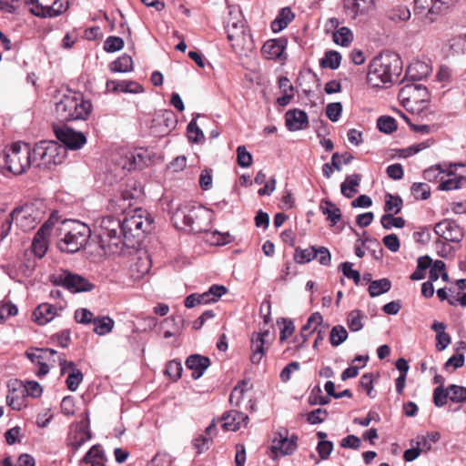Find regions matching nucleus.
<instances>
[{"label": "nucleus", "instance_id": "6", "mask_svg": "<svg viewBox=\"0 0 466 466\" xmlns=\"http://www.w3.org/2000/svg\"><path fill=\"white\" fill-rule=\"evenodd\" d=\"M3 163L4 167L14 175L25 173L33 165L29 145L21 142L13 143L5 150Z\"/></svg>", "mask_w": 466, "mask_h": 466}, {"label": "nucleus", "instance_id": "60", "mask_svg": "<svg viewBox=\"0 0 466 466\" xmlns=\"http://www.w3.org/2000/svg\"><path fill=\"white\" fill-rule=\"evenodd\" d=\"M182 321H183V319L181 317H177V318L171 317V318H167L166 319H164V321H163L164 325H167L168 327H170V326L174 327L173 330L167 329L164 332V335H163L164 338L168 339V338L175 336L177 333H178L179 329H180L179 324Z\"/></svg>", "mask_w": 466, "mask_h": 466}, {"label": "nucleus", "instance_id": "54", "mask_svg": "<svg viewBox=\"0 0 466 466\" xmlns=\"http://www.w3.org/2000/svg\"><path fill=\"white\" fill-rule=\"evenodd\" d=\"M188 140L194 143H199L204 140V134L198 127L196 118H193L187 127Z\"/></svg>", "mask_w": 466, "mask_h": 466}, {"label": "nucleus", "instance_id": "48", "mask_svg": "<svg viewBox=\"0 0 466 466\" xmlns=\"http://www.w3.org/2000/svg\"><path fill=\"white\" fill-rule=\"evenodd\" d=\"M333 40L338 45L348 46L353 41V34L350 28L342 26L333 33Z\"/></svg>", "mask_w": 466, "mask_h": 466}, {"label": "nucleus", "instance_id": "23", "mask_svg": "<svg viewBox=\"0 0 466 466\" xmlns=\"http://www.w3.org/2000/svg\"><path fill=\"white\" fill-rule=\"evenodd\" d=\"M50 233V226L44 224L36 232L33 242L32 251L39 258H43L47 250V237Z\"/></svg>", "mask_w": 466, "mask_h": 466}, {"label": "nucleus", "instance_id": "37", "mask_svg": "<svg viewBox=\"0 0 466 466\" xmlns=\"http://www.w3.org/2000/svg\"><path fill=\"white\" fill-rule=\"evenodd\" d=\"M122 233V221L108 216L102 218L99 235Z\"/></svg>", "mask_w": 466, "mask_h": 466}, {"label": "nucleus", "instance_id": "10", "mask_svg": "<svg viewBox=\"0 0 466 466\" xmlns=\"http://www.w3.org/2000/svg\"><path fill=\"white\" fill-rule=\"evenodd\" d=\"M458 0H414V12L432 23L436 16L453 6Z\"/></svg>", "mask_w": 466, "mask_h": 466}, {"label": "nucleus", "instance_id": "3", "mask_svg": "<svg viewBox=\"0 0 466 466\" xmlns=\"http://www.w3.org/2000/svg\"><path fill=\"white\" fill-rule=\"evenodd\" d=\"M228 39L235 53L246 55L253 49L251 35L239 10H230L227 22Z\"/></svg>", "mask_w": 466, "mask_h": 466}, {"label": "nucleus", "instance_id": "4", "mask_svg": "<svg viewBox=\"0 0 466 466\" xmlns=\"http://www.w3.org/2000/svg\"><path fill=\"white\" fill-rule=\"evenodd\" d=\"M92 105L78 93L69 92L56 104V115L59 121L84 120L91 113Z\"/></svg>", "mask_w": 466, "mask_h": 466}, {"label": "nucleus", "instance_id": "17", "mask_svg": "<svg viewBox=\"0 0 466 466\" xmlns=\"http://www.w3.org/2000/svg\"><path fill=\"white\" fill-rule=\"evenodd\" d=\"M122 237H124V233L99 235L100 247L104 253L108 255L121 254L126 246Z\"/></svg>", "mask_w": 466, "mask_h": 466}, {"label": "nucleus", "instance_id": "40", "mask_svg": "<svg viewBox=\"0 0 466 466\" xmlns=\"http://www.w3.org/2000/svg\"><path fill=\"white\" fill-rule=\"evenodd\" d=\"M94 331L99 336H105L110 333L114 328L115 322L110 317H101L94 319Z\"/></svg>", "mask_w": 466, "mask_h": 466}, {"label": "nucleus", "instance_id": "50", "mask_svg": "<svg viewBox=\"0 0 466 466\" xmlns=\"http://www.w3.org/2000/svg\"><path fill=\"white\" fill-rule=\"evenodd\" d=\"M317 258L316 248L309 247L308 248L295 250L294 259L297 263L304 264Z\"/></svg>", "mask_w": 466, "mask_h": 466}, {"label": "nucleus", "instance_id": "49", "mask_svg": "<svg viewBox=\"0 0 466 466\" xmlns=\"http://www.w3.org/2000/svg\"><path fill=\"white\" fill-rule=\"evenodd\" d=\"M348 339V331L341 325L334 326L329 334V342L333 347H338Z\"/></svg>", "mask_w": 466, "mask_h": 466}, {"label": "nucleus", "instance_id": "46", "mask_svg": "<svg viewBox=\"0 0 466 466\" xmlns=\"http://www.w3.org/2000/svg\"><path fill=\"white\" fill-rule=\"evenodd\" d=\"M341 62V56L337 51H328L320 60V66L323 68L337 69Z\"/></svg>", "mask_w": 466, "mask_h": 466}, {"label": "nucleus", "instance_id": "27", "mask_svg": "<svg viewBox=\"0 0 466 466\" xmlns=\"http://www.w3.org/2000/svg\"><path fill=\"white\" fill-rule=\"evenodd\" d=\"M431 73L429 66L421 61L411 63L406 70V78L409 81L416 83L426 78Z\"/></svg>", "mask_w": 466, "mask_h": 466}, {"label": "nucleus", "instance_id": "20", "mask_svg": "<svg viewBox=\"0 0 466 466\" xmlns=\"http://www.w3.org/2000/svg\"><path fill=\"white\" fill-rule=\"evenodd\" d=\"M268 330L265 332H254L250 339V361L258 364L267 351L265 337L268 336Z\"/></svg>", "mask_w": 466, "mask_h": 466}, {"label": "nucleus", "instance_id": "51", "mask_svg": "<svg viewBox=\"0 0 466 466\" xmlns=\"http://www.w3.org/2000/svg\"><path fill=\"white\" fill-rule=\"evenodd\" d=\"M449 399L452 402L461 403L466 401V388L459 385H450L448 388Z\"/></svg>", "mask_w": 466, "mask_h": 466}, {"label": "nucleus", "instance_id": "35", "mask_svg": "<svg viewBox=\"0 0 466 466\" xmlns=\"http://www.w3.org/2000/svg\"><path fill=\"white\" fill-rule=\"evenodd\" d=\"M137 231H144L142 218L135 215L125 218L122 221V233H124V238H127L128 234L135 236L134 232Z\"/></svg>", "mask_w": 466, "mask_h": 466}, {"label": "nucleus", "instance_id": "1", "mask_svg": "<svg viewBox=\"0 0 466 466\" xmlns=\"http://www.w3.org/2000/svg\"><path fill=\"white\" fill-rule=\"evenodd\" d=\"M402 71V61L399 55L386 52L379 55L370 64L368 83L374 87H383L398 80Z\"/></svg>", "mask_w": 466, "mask_h": 466}, {"label": "nucleus", "instance_id": "44", "mask_svg": "<svg viewBox=\"0 0 466 466\" xmlns=\"http://www.w3.org/2000/svg\"><path fill=\"white\" fill-rule=\"evenodd\" d=\"M402 199L399 196H393L390 193L385 195L384 210L386 213L398 214L402 208Z\"/></svg>", "mask_w": 466, "mask_h": 466}, {"label": "nucleus", "instance_id": "12", "mask_svg": "<svg viewBox=\"0 0 466 466\" xmlns=\"http://www.w3.org/2000/svg\"><path fill=\"white\" fill-rule=\"evenodd\" d=\"M434 232L446 241L460 242L463 238L462 228L457 224L456 221L446 218L434 227Z\"/></svg>", "mask_w": 466, "mask_h": 466}, {"label": "nucleus", "instance_id": "42", "mask_svg": "<svg viewBox=\"0 0 466 466\" xmlns=\"http://www.w3.org/2000/svg\"><path fill=\"white\" fill-rule=\"evenodd\" d=\"M387 16L394 23L405 22L410 18V11L406 6H396L388 11Z\"/></svg>", "mask_w": 466, "mask_h": 466}, {"label": "nucleus", "instance_id": "11", "mask_svg": "<svg viewBox=\"0 0 466 466\" xmlns=\"http://www.w3.org/2000/svg\"><path fill=\"white\" fill-rule=\"evenodd\" d=\"M56 138L69 149H79L86 143V137L82 132L75 131L67 127H55Z\"/></svg>", "mask_w": 466, "mask_h": 466}, {"label": "nucleus", "instance_id": "9", "mask_svg": "<svg viewBox=\"0 0 466 466\" xmlns=\"http://www.w3.org/2000/svg\"><path fill=\"white\" fill-rule=\"evenodd\" d=\"M29 11L41 18L56 17L68 7L66 0H25Z\"/></svg>", "mask_w": 466, "mask_h": 466}, {"label": "nucleus", "instance_id": "63", "mask_svg": "<svg viewBox=\"0 0 466 466\" xmlns=\"http://www.w3.org/2000/svg\"><path fill=\"white\" fill-rule=\"evenodd\" d=\"M449 399L448 389L443 386H438L433 391V402L437 407H442Z\"/></svg>", "mask_w": 466, "mask_h": 466}, {"label": "nucleus", "instance_id": "57", "mask_svg": "<svg viewBox=\"0 0 466 466\" xmlns=\"http://www.w3.org/2000/svg\"><path fill=\"white\" fill-rule=\"evenodd\" d=\"M237 161L241 167H248L252 164V155L245 146H238L237 148Z\"/></svg>", "mask_w": 466, "mask_h": 466}, {"label": "nucleus", "instance_id": "31", "mask_svg": "<svg viewBox=\"0 0 466 466\" xmlns=\"http://www.w3.org/2000/svg\"><path fill=\"white\" fill-rule=\"evenodd\" d=\"M319 210L326 216V219L329 221L330 226H335L341 219L340 209L329 199L324 198L320 201Z\"/></svg>", "mask_w": 466, "mask_h": 466}, {"label": "nucleus", "instance_id": "13", "mask_svg": "<svg viewBox=\"0 0 466 466\" xmlns=\"http://www.w3.org/2000/svg\"><path fill=\"white\" fill-rule=\"evenodd\" d=\"M142 195L141 189L135 187V184L128 185L127 188L123 189L119 196H116L113 203L117 208H115L116 212L125 213L128 208L137 203Z\"/></svg>", "mask_w": 466, "mask_h": 466}, {"label": "nucleus", "instance_id": "39", "mask_svg": "<svg viewBox=\"0 0 466 466\" xmlns=\"http://www.w3.org/2000/svg\"><path fill=\"white\" fill-rule=\"evenodd\" d=\"M110 70L116 73H127L133 69V59L128 55H123L110 64Z\"/></svg>", "mask_w": 466, "mask_h": 466}, {"label": "nucleus", "instance_id": "38", "mask_svg": "<svg viewBox=\"0 0 466 466\" xmlns=\"http://www.w3.org/2000/svg\"><path fill=\"white\" fill-rule=\"evenodd\" d=\"M251 389L249 381L248 380H242L233 389L230 396L229 402L232 406L238 407L241 400H243L245 392Z\"/></svg>", "mask_w": 466, "mask_h": 466}, {"label": "nucleus", "instance_id": "43", "mask_svg": "<svg viewBox=\"0 0 466 466\" xmlns=\"http://www.w3.org/2000/svg\"><path fill=\"white\" fill-rule=\"evenodd\" d=\"M391 283L388 279L373 280L369 287V293L371 297H377L390 289Z\"/></svg>", "mask_w": 466, "mask_h": 466}, {"label": "nucleus", "instance_id": "22", "mask_svg": "<svg viewBox=\"0 0 466 466\" xmlns=\"http://www.w3.org/2000/svg\"><path fill=\"white\" fill-rule=\"evenodd\" d=\"M286 46L287 40L285 38L270 39L264 43L261 53L267 59H279L281 58Z\"/></svg>", "mask_w": 466, "mask_h": 466}, {"label": "nucleus", "instance_id": "29", "mask_svg": "<svg viewBox=\"0 0 466 466\" xmlns=\"http://www.w3.org/2000/svg\"><path fill=\"white\" fill-rule=\"evenodd\" d=\"M56 315V308L49 303L40 304L33 312V319L39 325L51 321Z\"/></svg>", "mask_w": 466, "mask_h": 466}, {"label": "nucleus", "instance_id": "56", "mask_svg": "<svg viewBox=\"0 0 466 466\" xmlns=\"http://www.w3.org/2000/svg\"><path fill=\"white\" fill-rule=\"evenodd\" d=\"M83 378L84 376L81 370L78 369H74V370L68 374V377L66 380L68 390L71 391H76L79 384L82 382Z\"/></svg>", "mask_w": 466, "mask_h": 466}, {"label": "nucleus", "instance_id": "15", "mask_svg": "<svg viewBox=\"0 0 466 466\" xmlns=\"http://www.w3.org/2000/svg\"><path fill=\"white\" fill-rule=\"evenodd\" d=\"M427 95V89L418 83H408L399 92V98L404 106H408L410 102L423 100Z\"/></svg>", "mask_w": 466, "mask_h": 466}, {"label": "nucleus", "instance_id": "58", "mask_svg": "<svg viewBox=\"0 0 466 466\" xmlns=\"http://www.w3.org/2000/svg\"><path fill=\"white\" fill-rule=\"evenodd\" d=\"M24 387L23 392H25L26 396L38 398L42 395L43 388L37 381L28 380L24 382Z\"/></svg>", "mask_w": 466, "mask_h": 466}, {"label": "nucleus", "instance_id": "33", "mask_svg": "<svg viewBox=\"0 0 466 466\" xmlns=\"http://www.w3.org/2000/svg\"><path fill=\"white\" fill-rule=\"evenodd\" d=\"M360 181L361 176L360 174L347 176L345 181L340 185L341 194L347 198H351L358 192L357 187Z\"/></svg>", "mask_w": 466, "mask_h": 466}, {"label": "nucleus", "instance_id": "61", "mask_svg": "<svg viewBox=\"0 0 466 466\" xmlns=\"http://www.w3.org/2000/svg\"><path fill=\"white\" fill-rule=\"evenodd\" d=\"M342 112V105L339 102L329 103L326 107V115L332 122H337Z\"/></svg>", "mask_w": 466, "mask_h": 466}, {"label": "nucleus", "instance_id": "2", "mask_svg": "<svg viewBox=\"0 0 466 466\" xmlns=\"http://www.w3.org/2000/svg\"><path fill=\"white\" fill-rule=\"evenodd\" d=\"M57 231V248L66 253L80 250L91 236V230L86 224L73 219L64 220Z\"/></svg>", "mask_w": 466, "mask_h": 466}, {"label": "nucleus", "instance_id": "18", "mask_svg": "<svg viewBox=\"0 0 466 466\" xmlns=\"http://www.w3.org/2000/svg\"><path fill=\"white\" fill-rule=\"evenodd\" d=\"M285 124L289 131L303 130L309 126L308 115L301 109H289L285 114Z\"/></svg>", "mask_w": 466, "mask_h": 466}, {"label": "nucleus", "instance_id": "26", "mask_svg": "<svg viewBox=\"0 0 466 466\" xmlns=\"http://www.w3.org/2000/svg\"><path fill=\"white\" fill-rule=\"evenodd\" d=\"M374 0H344L347 15L355 19L359 15L365 14L373 5Z\"/></svg>", "mask_w": 466, "mask_h": 466}, {"label": "nucleus", "instance_id": "62", "mask_svg": "<svg viewBox=\"0 0 466 466\" xmlns=\"http://www.w3.org/2000/svg\"><path fill=\"white\" fill-rule=\"evenodd\" d=\"M183 368L180 362L171 360L168 362L165 373L169 376L172 380H177L182 374Z\"/></svg>", "mask_w": 466, "mask_h": 466}, {"label": "nucleus", "instance_id": "41", "mask_svg": "<svg viewBox=\"0 0 466 466\" xmlns=\"http://www.w3.org/2000/svg\"><path fill=\"white\" fill-rule=\"evenodd\" d=\"M365 315L359 309L351 310L347 318V325L350 331L357 332L363 328L362 319Z\"/></svg>", "mask_w": 466, "mask_h": 466}, {"label": "nucleus", "instance_id": "45", "mask_svg": "<svg viewBox=\"0 0 466 466\" xmlns=\"http://www.w3.org/2000/svg\"><path fill=\"white\" fill-rule=\"evenodd\" d=\"M395 214L386 213L380 218V224L384 229L391 228H401L405 226V219L401 217H394Z\"/></svg>", "mask_w": 466, "mask_h": 466}, {"label": "nucleus", "instance_id": "25", "mask_svg": "<svg viewBox=\"0 0 466 466\" xmlns=\"http://www.w3.org/2000/svg\"><path fill=\"white\" fill-rule=\"evenodd\" d=\"M221 420L223 421L222 427L224 430L236 431L240 428L242 423L247 424L248 417L242 412L229 410L222 415Z\"/></svg>", "mask_w": 466, "mask_h": 466}, {"label": "nucleus", "instance_id": "34", "mask_svg": "<svg viewBox=\"0 0 466 466\" xmlns=\"http://www.w3.org/2000/svg\"><path fill=\"white\" fill-rule=\"evenodd\" d=\"M90 438L91 433L84 426H76L69 434L68 442L69 445L77 450Z\"/></svg>", "mask_w": 466, "mask_h": 466}, {"label": "nucleus", "instance_id": "14", "mask_svg": "<svg viewBox=\"0 0 466 466\" xmlns=\"http://www.w3.org/2000/svg\"><path fill=\"white\" fill-rule=\"evenodd\" d=\"M60 280L64 287L72 292H86L94 289V284L90 283L86 278L65 271L60 276Z\"/></svg>", "mask_w": 466, "mask_h": 466}, {"label": "nucleus", "instance_id": "5", "mask_svg": "<svg viewBox=\"0 0 466 466\" xmlns=\"http://www.w3.org/2000/svg\"><path fill=\"white\" fill-rule=\"evenodd\" d=\"M176 225L181 223L184 228L194 233L208 231L211 214L208 209L199 207H184L177 208L173 215Z\"/></svg>", "mask_w": 466, "mask_h": 466}, {"label": "nucleus", "instance_id": "36", "mask_svg": "<svg viewBox=\"0 0 466 466\" xmlns=\"http://www.w3.org/2000/svg\"><path fill=\"white\" fill-rule=\"evenodd\" d=\"M106 461L104 451L97 445H94L83 459V462L90 466H105Z\"/></svg>", "mask_w": 466, "mask_h": 466}, {"label": "nucleus", "instance_id": "24", "mask_svg": "<svg viewBox=\"0 0 466 466\" xmlns=\"http://www.w3.org/2000/svg\"><path fill=\"white\" fill-rule=\"evenodd\" d=\"M210 360L208 357L194 354L189 356L186 360V366L192 370V378L198 380L204 374L205 370L209 367Z\"/></svg>", "mask_w": 466, "mask_h": 466}, {"label": "nucleus", "instance_id": "59", "mask_svg": "<svg viewBox=\"0 0 466 466\" xmlns=\"http://www.w3.org/2000/svg\"><path fill=\"white\" fill-rule=\"evenodd\" d=\"M123 47L124 40L118 36H108L104 43V49L109 53L119 51Z\"/></svg>", "mask_w": 466, "mask_h": 466}, {"label": "nucleus", "instance_id": "55", "mask_svg": "<svg viewBox=\"0 0 466 466\" xmlns=\"http://www.w3.org/2000/svg\"><path fill=\"white\" fill-rule=\"evenodd\" d=\"M410 189L416 199L425 200L431 196V187L426 183H413Z\"/></svg>", "mask_w": 466, "mask_h": 466}, {"label": "nucleus", "instance_id": "64", "mask_svg": "<svg viewBox=\"0 0 466 466\" xmlns=\"http://www.w3.org/2000/svg\"><path fill=\"white\" fill-rule=\"evenodd\" d=\"M328 417V411L324 409H316L307 415V420L310 424H318L323 422Z\"/></svg>", "mask_w": 466, "mask_h": 466}, {"label": "nucleus", "instance_id": "8", "mask_svg": "<svg viewBox=\"0 0 466 466\" xmlns=\"http://www.w3.org/2000/svg\"><path fill=\"white\" fill-rule=\"evenodd\" d=\"M41 220V211L34 204H25L14 209L6 218L10 226L13 222L24 231H28L36 227Z\"/></svg>", "mask_w": 466, "mask_h": 466}, {"label": "nucleus", "instance_id": "7", "mask_svg": "<svg viewBox=\"0 0 466 466\" xmlns=\"http://www.w3.org/2000/svg\"><path fill=\"white\" fill-rule=\"evenodd\" d=\"M61 147L55 141H40L31 150L33 165L38 168L49 169L52 166L61 163Z\"/></svg>", "mask_w": 466, "mask_h": 466}, {"label": "nucleus", "instance_id": "28", "mask_svg": "<svg viewBox=\"0 0 466 466\" xmlns=\"http://www.w3.org/2000/svg\"><path fill=\"white\" fill-rule=\"evenodd\" d=\"M339 158L343 159L344 165H348L351 162L353 157L349 152H344L342 154H339L338 152L334 153L331 157V162L326 163L322 167V173L326 178H330L334 170L340 171Z\"/></svg>", "mask_w": 466, "mask_h": 466}, {"label": "nucleus", "instance_id": "16", "mask_svg": "<svg viewBox=\"0 0 466 466\" xmlns=\"http://www.w3.org/2000/svg\"><path fill=\"white\" fill-rule=\"evenodd\" d=\"M8 394L6 400L8 405L16 410H20L25 406V397L26 396L23 392L24 381L20 380H11L8 384Z\"/></svg>", "mask_w": 466, "mask_h": 466}, {"label": "nucleus", "instance_id": "21", "mask_svg": "<svg viewBox=\"0 0 466 466\" xmlns=\"http://www.w3.org/2000/svg\"><path fill=\"white\" fill-rule=\"evenodd\" d=\"M152 263L147 253L138 256L130 265L128 274L130 279L134 281L142 279L147 274H148L151 268Z\"/></svg>", "mask_w": 466, "mask_h": 466}, {"label": "nucleus", "instance_id": "19", "mask_svg": "<svg viewBox=\"0 0 466 466\" xmlns=\"http://www.w3.org/2000/svg\"><path fill=\"white\" fill-rule=\"evenodd\" d=\"M297 449V437L288 438L287 434L279 432L272 441L271 451L276 455H289Z\"/></svg>", "mask_w": 466, "mask_h": 466}, {"label": "nucleus", "instance_id": "32", "mask_svg": "<svg viewBox=\"0 0 466 466\" xmlns=\"http://www.w3.org/2000/svg\"><path fill=\"white\" fill-rule=\"evenodd\" d=\"M106 86L113 91H121L125 93L137 94L144 91L141 85L133 81L108 80L106 82Z\"/></svg>", "mask_w": 466, "mask_h": 466}, {"label": "nucleus", "instance_id": "47", "mask_svg": "<svg viewBox=\"0 0 466 466\" xmlns=\"http://www.w3.org/2000/svg\"><path fill=\"white\" fill-rule=\"evenodd\" d=\"M206 241L210 245L222 246L232 241V237L228 232L221 233L218 231L208 232Z\"/></svg>", "mask_w": 466, "mask_h": 466}, {"label": "nucleus", "instance_id": "52", "mask_svg": "<svg viewBox=\"0 0 466 466\" xmlns=\"http://www.w3.org/2000/svg\"><path fill=\"white\" fill-rule=\"evenodd\" d=\"M466 184V177L462 176H454L453 177L442 180L439 185L441 190H452L461 188Z\"/></svg>", "mask_w": 466, "mask_h": 466}, {"label": "nucleus", "instance_id": "30", "mask_svg": "<svg viewBox=\"0 0 466 466\" xmlns=\"http://www.w3.org/2000/svg\"><path fill=\"white\" fill-rule=\"evenodd\" d=\"M323 322V317L319 312H315L309 316L307 320V323L302 327L300 330V337L302 339V342L298 345V348L302 347L303 343L307 341L309 337L315 331H317L318 327L320 326Z\"/></svg>", "mask_w": 466, "mask_h": 466}, {"label": "nucleus", "instance_id": "53", "mask_svg": "<svg viewBox=\"0 0 466 466\" xmlns=\"http://www.w3.org/2000/svg\"><path fill=\"white\" fill-rule=\"evenodd\" d=\"M377 127L380 131L385 134H391L397 129V123L393 117L382 116L378 118Z\"/></svg>", "mask_w": 466, "mask_h": 466}]
</instances>
